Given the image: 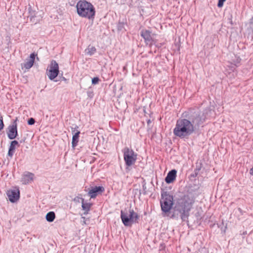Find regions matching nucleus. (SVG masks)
I'll return each mask as SVG.
<instances>
[{
  "mask_svg": "<svg viewBox=\"0 0 253 253\" xmlns=\"http://www.w3.org/2000/svg\"><path fill=\"white\" fill-rule=\"evenodd\" d=\"M205 120V118L201 116L198 112L193 113L187 119H179L176 121L173 134L181 139H187Z\"/></svg>",
  "mask_w": 253,
  "mask_h": 253,
  "instance_id": "1",
  "label": "nucleus"
},
{
  "mask_svg": "<svg viewBox=\"0 0 253 253\" xmlns=\"http://www.w3.org/2000/svg\"><path fill=\"white\" fill-rule=\"evenodd\" d=\"M194 200L188 195L179 199L175 204L172 217L178 218L179 216L182 220H185L189 215V211L192 208Z\"/></svg>",
  "mask_w": 253,
  "mask_h": 253,
  "instance_id": "2",
  "label": "nucleus"
},
{
  "mask_svg": "<svg viewBox=\"0 0 253 253\" xmlns=\"http://www.w3.org/2000/svg\"><path fill=\"white\" fill-rule=\"evenodd\" d=\"M78 14L82 17L93 20L95 15V7L92 3L85 0H79L77 4Z\"/></svg>",
  "mask_w": 253,
  "mask_h": 253,
  "instance_id": "3",
  "label": "nucleus"
},
{
  "mask_svg": "<svg viewBox=\"0 0 253 253\" xmlns=\"http://www.w3.org/2000/svg\"><path fill=\"white\" fill-rule=\"evenodd\" d=\"M121 218L126 226H130L133 223L137 222L139 216L133 209L129 208L121 211Z\"/></svg>",
  "mask_w": 253,
  "mask_h": 253,
  "instance_id": "4",
  "label": "nucleus"
},
{
  "mask_svg": "<svg viewBox=\"0 0 253 253\" xmlns=\"http://www.w3.org/2000/svg\"><path fill=\"white\" fill-rule=\"evenodd\" d=\"M173 196L164 192L162 194V198L160 201L161 207L163 212L167 213L169 211L173 205Z\"/></svg>",
  "mask_w": 253,
  "mask_h": 253,
  "instance_id": "5",
  "label": "nucleus"
},
{
  "mask_svg": "<svg viewBox=\"0 0 253 253\" xmlns=\"http://www.w3.org/2000/svg\"><path fill=\"white\" fill-rule=\"evenodd\" d=\"M123 153L126 165L131 166L133 165L137 159V155L133 150L128 147H126L124 149Z\"/></svg>",
  "mask_w": 253,
  "mask_h": 253,
  "instance_id": "6",
  "label": "nucleus"
},
{
  "mask_svg": "<svg viewBox=\"0 0 253 253\" xmlns=\"http://www.w3.org/2000/svg\"><path fill=\"white\" fill-rule=\"evenodd\" d=\"M58 64L55 60H52L46 70V74L50 80H54L59 74Z\"/></svg>",
  "mask_w": 253,
  "mask_h": 253,
  "instance_id": "7",
  "label": "nucleus"
},
{
  "mask_svg": "<svg viewBox=\"0 0 253 253\" xmlns=\"http://www.w3.org/2000/svg\"><path fill=\"white\" fill-rule=\"evenodd\" d=\"M19 194L18 189L10 190L7 192V196L9 200L12 203H14L19 199Z\"/></svg>",
  "mask_w": 253,
  "mask_h": 253,
  "instance_id": "8",
  "label": "nucleus"
},
{
  "mask_svg": "<svg viewBox=\"0 0 253 253\" xmlns=\"http://www.w3.org/2000/svg\"><path fill=\"white\" fill-rule=\"evenodd\" d=\"M104 191L103 186H95L92 187L88 192V195L91 198H94L98 194L102 193Z\"/></svg>",
  "mask_w": 253,
  "mask_h": 253,
  "instance_id": "9",
  "label": "nucleus"
},
{
  "mask_svg": "<svg viewBox=\"0 0 253 253\" xmlns=\"http://www.w3.org/2000/svg\"><path fill=\"white\" fill-rule=\"evenodd\" d=\"M17 127L16 125H10L8 128L7 136L10 139H13L17 136Z\"/></svg>",
  "mask_w": 253,
  "mask_h": 253,
  "instance_id": "10",
  "label": "nucleus"
},
{
  "mask_svg": "<svg viewBox=\"0 0 253 253\" xmlns=\"http://www.w3.org/2000/svg\"><path fill=\"white\" fill-rule=\"evenodd\" d=\"M34 177V174L33 173L27 172L22 175L21 181L23 184H27L33 181Z\"/></svg>",
  "mask_w": 253,
  "mask_h": 253,
  "instance_id": "11",
  "label": "nucleus"
},
{
  "mask_svg": "<svg viewBox=\"0 0 253 253\" xmlns=\"http://www.w3.org/2000/svg\"><path fill=\"white\" fill-rule=\"evenodd\" d=\"M36 55L34 53L31 54L29 58L27 59L26 62L22 64V67H23L26 69H30L34 64Z\"/></svg>",
  "mask_w": 253,
  "mask_h": 253,
  "instance_id": "12",
  "label": "nucleus"
},
{
  "mask_svg": "<svg viewBox=\"0 0 253 253\" xmlns=\"http://www.w3.org/2000/svg\"><path fill=\"white\" fill-rule=\"evenodd\" d=\"M176 170L172 169L169 172L166 177L165 178V181L167 183H172L176 178Z\"/></svg>",
  "mask_w": 253,
  "mask_h": 253,
  "instance_id": "13",
  "label": "nucleus"
},
{
  "mask_svg": "<svg viewBox=\"0 0 253 253\" xmlns=\"http://www.w3.org/2000/svg\"><path fill=\"white\" fill-rule=\"evenodd\" d=\"M141 36L143 38L147 44L151 41L152 38L150 31L146 30H143L141 32Z\"/></svg>",
  "mask_w": 253,
  "mask_h": 253,
  "instance_id": "14",
  "label": "nucleus"
},
{
  "mask_svg": "<svg viewBox=\"0 0 253 253\" xmlns=\"http://www.w3.org/2000/svg\"><path fill=\"white\" fill-rule=\"evenodd\" d=\"M80 134V131H79L78 130H77L76 132L73 135L72 145V147L74 148L75 147H76L78 144V143L79 142Z\"/></svg>",
  "mask_w": 253,
  "mask_h": 253,
  "instance_id": "15",
  "label": "nucleus"
},
{
  "mask_svg": "<svg viewBox=\"0 0 253 253\" xmlns=\"http://www.w3.org/2000/svg\"><path fill=\"white\" fill-rule=\"evenodd\" d=\"M96 48L94 46L89 45L85 50V53L90 56L93 55L96 52Z\"/></svg>",
  "mask_w": 253,
  "mask_h": 253,
  "instance_id": "16",
  "label": "nucleus"
},
{
  "mask_svg": "<svg viewBox=\"0 0 253 253\" xmlns=\"http://www.w3.org/2000/svg\"><path fill=\"white\" fill-rule=\"evenodd\" d=\"M45 217L47 221L52 222L55 218V214L53 211H50L46 214Z\"/></svg>",
  "mask_w": 253,
  "mask_h": 253,
  "instance_id": "17",
  "label": "nucleus"
},
{
  "mask_svg": "<svg viewBox=\"0 0 253 253\" xmlns=\"http://www.w3.org/2000/svg\"><path fill=\"white\" fill-rule=\"evenodd\" d=\"M82 200V208L86 212H84L85 213L87 212L90 209V205L88 203H84V199L83 198H81Z\"/></svg>",
  "mask_w": 253,
  "mask_h": 253,
  "instance_id": "18",
  "label": "nucleus"
},
{
  "mask_svg": "<svg viewBox=\"0 0 253 253\" xmlns=\"http://www.w3.org/2000/svg\"><path fill=\"white\" fill-rule=\"evenodd\" d=\"M18 145H19V144H18V141L16 140H13L11 142V143H10L9 148L14 151V150L16 148V146H18Z\"/></svg>",
  "mask_w": 253,
  "mask_h": 253,
  "instance_id": "19",
  "label": "nucleus"
},
{
  "mask_svg": "<svg viewBox=\"0 0 253 253\" xmlns=\"http://www.w3.org/2000/svg\"><path fill=\"white\" fill-rule=\"evenodd\" d=\"M99 79L98 77H94L92 79V84H96L98 83Z\"/></svg>",
  "mask_w": 253,
  "mask_h": 253,
  "instance_id": "20",
  "label": "nucleus"
},
{
  "mask_svg": "<svg viewBox=\"0 0 253 253\" xmlns=\"http://www.w3.org/2000/svg\"><path fill=\"white\" fill-rule=\"evenodd\" d=\"M4 127V124L3 122V118L2 116L0 117V131L3 129Z\"/></svg>",
  "mask_w": 253,
  "mask_h": 253,
  "instance_id": "21",
  "label": "nucleus"
},
{
  "mask_svg": "<svg viewBox=\"0 0 253 253\" xmlns=\"http://www.w3.org/2000/svg\"><path fill=\"white\" fill-rule=\"evenodd\" d=\"M35 123V120L34 118H31L29 119L28 121V124L29 125H34Z\"/></svg>",
  "mask_w": 253,
  "mask_h": 253,
  "instance_id": "22",
  "label": "nucleus"
},
{
  "mask_svg": "<svg viewBox=\"0 0 253 253\" xmlns=\"http://www.w3.org/2000/svg\"><path fill=\"white\" fill-rule=\"evenodd\" d=\"M14 151L10 149L9 148L8 152V156H9L10 158H12Z\"/></svg>",
  "mask_w": 253,
  "mask_h": 253,
  "instance_id": "23",
  "label": "nucleus"
},
{
  "mask_svg": "<svg viewBox=\"0 0 253 253\" xmlns=\"http://www.w3.org/2000/svg\"><path fill=\"white\" fill-rule=\"evenodd\" d=\"M226 0H218V4H217V6L219 7H221L223 6V3Z\"/></svg>",
  "mask_w": 253,
  "mask_h": 253,
  "instance_id": "24",
  "label": "nucleus"
},
{
  "mask_svg": "<svg viewBox=\"0 0 253 253\" xmlns=\"http://www.w3.org/2000/svg\"><path fill=\"white\" fill-rule=\"evenodd\" d=\"M72 133L73 134H75L77 130H78V126H75V127H72Z\"/></svg>",
  "mask_w": 253,
  "mask_h": 253,
  "instance_id": "25",
  "label": "nucleus"
},
{
  "mask_svg": "<svg viewBox=\"0 0 253 253\" xmlns=\"http://www.w3.org/2000/svg\"><path fill=\"white\" fill-rule=\"evenodd\" d=\"M17 121H18V118H16L15 119V120L13 122L12 124L11 125H14V124H15L16 125V126L17 127Z\"/></svg>",
  "mask_w": 253,
  "mask_h": 253,
  "instance_id": "26",
  "label": "nucleus"
},
{
  "mask_svg": "<svg viewBox=\"0 0 253 253\" xmlns=\"http://www.w3.org/2000/svg\"><path fill=\"white\" fill-rule=\"evenodd\" d=\"M250 27L253 29V17L251 19L250 21Z\"/></svg>",
  "mask_w": 253,
  "mask_h": 253,
  "instance_id": "27",
  "label": "nucleus"
},
{
  "mask_svg": "<svg viewBox=\"0 0 253 253\" xmlns=\"http://www.w3.org/2000/svg\"><path fill=\"white\" fill-rule=\"evenodd\" d=\"M250 173L251 175H253V167L251 169Z\"/></svg>",
  "mask_w": 253,
  "mask_h": 253,
  "instance_id": "28",
  "label": "nucleus"
}]
</instances>
